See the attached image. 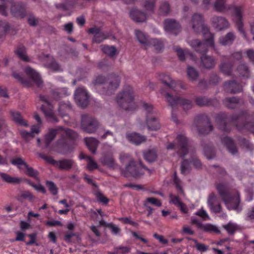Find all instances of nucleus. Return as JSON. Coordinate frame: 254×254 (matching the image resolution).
Instances as JSON below:
<instances>
[{
  "mask_svg": "<svg viewBox=\"0 0 254 254\" xmlns=\"http://www.w3.org/2000/svg\"><path fill=\"white\" fill-rule=\"evenodd\" d=\"M100 47L101 51L109 56L113 57L116 54V49L113 46L101 45Z\"/></svg>",
  "mask_w": 254,
  "mask_h": 254,
  "instance_id": "36",
  "label": "nucleus"
},
{
  "mask_svg": "<svg viewBox=\"0 0 254 254\" xmlns=\"http://www.w3.org/2000/svg\"><path fill=\"white\" fill-rule=\"evenodd\" d=\"M40 100L43 102L42 105L41 109L45 114V116L53 120H55L53 106L50 102L49 99L45 96L40 95Z\"/></svg>",
  "mask_w": 254,
  "mask_h": 254,
  "instance_id": "12",
  "label": "nucleus"
},
{
  "mask_svg": "<svg viewBox=\"0 0 254 254\" xmlns=\"http://www.w3.org/2000/svg\"><path fill=\"white\" fill-rule=\"evenodd\" d=\"M223 142L226 145L229 151L233 154L237 152V149L234 145L232 139L228 137H225L223 139Z\"/></svg>",
  "mask_w": 254,
  "mask_h": 254,
  "instance_id": "35",
  "label": "nucleus"
},
{
  "mask_svg": "<svg viewBox=\"0 0 254 254\" xmlns=\"http://www.w3.org/2000/svg\"><path fill=\"white\" fill-rule=\"evenodd\" d=\"M164 27L166 32L174 34L178 33L180 29L179 24L173 19H166Z\"/></svg>",
  "mask_w": 254,
  "mask_h": 254,
  "instance_id": "17",
  "label": "nucleus"
},
{
  "mask_svg": "<svg viewBox=\"0 0 254 254\" xmlns=\"http://www.w3.org/2000/svg\"><path fill=\"white\" fill-rule=\"evenodd\" d=\"M129 15L132 20L138 22H144L147 19V17L150 16L147 14L146 12L144 11L143 12L138 9L131 10Z\"/></svg>",
  "mask_w": 254,
  "mask_h": 254,
  "instance_id": "20",
  "label": "nucleus"
},
{
  "mask_svg": "<svg viewBox=\"0 0 254 254\" xmlns=\"http://www.w3.org/2000/svg\"><path fill=\"white\" fill-rule=\"evenodd\" d=\"M120 159L123 163H129L125 168L122 170V174L126 177L138 178L140 177L144 173L142 170V169L148 171L149 174L151 173L149 169L142 167L141 164L137 166L135 165L133 159L127 154H121Z\"/></svg>",
  "mask_w": 254,
  "mask_h": 254,
  "instance_id": "3",
  "label": "nucleus"
},
{
  "mask_svg": "<svg viewBox=\"0 0 254 254\" xmlns=\"http://www.w3.org/2000/svg\"><path fill=\"white\" fill-rule=\"evenodd\" d=\"M179 148V155L181 157L184 156L188 153L187 139L182 134L178 135L175 143H169L166 145L167 150H172Z\"/></svg>",
  "mask_w": 254,
  "mask_h": 254,
  "instance_id": "9",
  "label": "nucleus"
},
{
  "mask_svg": "<svg viewBox=\"0 0 254 254\" xmlns=\"http://www.w3.org/2000/svg\"><path fill=\"white\" fill-rule=\"evenodd\" d=\"M223 227L230 234H233L239 229L238 226L232 222H229L227 225H224Z\"/></svg>",
  "mask_w": 254,
  "mask_h": 254,
  "instance_id": "47",
  "label": "nucleus"
},
{
  "mask_svg": "<svg viewBox=\"0 0 254 254\" xmlns=\"http://www.w3.org/2000/svg\"><path fill=\"white\" fill-rule=\"evenodd\" d=\"M149 46H152L157 51L161 50L164 47V44L163 42L158 39H151Z\"/></svg>",
  "mask_w": 254,
  "mask_h": 254,
  "instance_id": "46",
  "label": "nucleus"
},
{
  "mask_svg": "<svg viewBox=\"0 0 254 254\" xmlns=\"http://www.w3.org/2000/svg\"><path fill=\"white\" fill-rule=\"evenodd\" d=\"M28 22L31 26H35L37 23V20L33 15H30L28 18Z\"/></svg>",
  "mask_w": 254,
  "mask_h": 254,
  "instance_id": "64",
  "label": "nucleus"
},
{
  "mask_svg": "<svg viewBox=\"0 0 254 254\" xmlns=\"http://www.w3.org/2000/svg\"><path fill=\"white\" fill-rule=\"evenodd\" d=\"M178 207H179L180 210L182 213L186 214L188 213L189 208L183 202H182Z\"/></svg>",
  "mask_w": 254,
  "mask_h": 254,
  "instance_id": "59",
  "label": "nucleus"
},
{
  "mask_svg": "<svg viewBox=\"0 0 254 254\" xmlns=\"http://www.w3.org/2000/svg\"><path fill=\"white\" fill-rule=\"evenodd\" d=\"M135 37L137 41L145 47L149 46L150 40L148 39V36L142 31L139 30H135Z\"/></svg>",
  "mask_w": 254,
  "mask_h": 254,
  "instance_id": "24",
  "label": "nucleus"
},
{
  "mask_svg": "<svg viewBox=\"0 0 254 254\" xmlns=\"http://www.w3.org/2000/svg\"><path fill=\"white\" fill-rule=\"evenodd\" d=\"M74 99L78 106L84 107L88 104L89 95L85 89L79 87L75 91Z\"/></svg>",
  "mask_w": 254,
  "mask_h": 254,
  "instance_id": "13",
  "label": "nucleus"
},
{
  "mask_svg": "<svg viewBox=\"0 0 254 254\" xmlns=\"http://www.w3.org/2000/svg\"><path fill=\"white\" fill-rule=\"evenodd\" d=\"M200 229L207 232H215L217 233H219L220 232L219 230L215 225L210 224H202Z\"/></svg>",
  "mask_w": 254,
  "mask_h": 254,
  "instance_id": "41",
  "label": "nucleus"
},
{
  "mask_svg": "<svg viewBox=\"0 0 254 254\" xmlns=\"http://www.w3.org/2000/svg\"><path fill=\"white\" fill-rule=\"evenodd\" d=\"M11 162L12 164L16 166L19 169H23L25 167H27V163L21 158L16 157L11 160Z\"/></svg>",
  "mask_w": 254,
  "mask_h": 254,
  "instance_id": "40",
  "label": "nucleus"
},
{
  "mask_svg": "<svg viewBox=\"0 0 254 254\" xmlns=\"http://www.w3.org/2000/svg\"><path fill=\"white\" fill-rule=\"evenodd\" d=\"M224 88L227 92L237 93L241 91L242 85L235 81H231L226 83Z\"/></svg>",
  "mask_w": 254,
  "mask_h": 254,
  "instance_id": "25",
  "label": "nucleus"
},
{
  "mask_svg": "<svg viewBox=\"0 0 254 254\" xmlns=\"http://www.w3.org/2000/svg\"><path fill=\"white\" fill-rule=\"evenodd\" d=\"M247 57L249 59V60L254 63V50H249L246 52Z\"/></svg>",
  "mask_w": 254,
  "mask_h": 254,
  "instance_id": "60",
  "label": "nucleus"
},
{
  "mask_svg": "<svg viewBox=\"0 0 254 254\" xmlns=\"http://www.w3.org/2000/svg\"><path fill=\"white\" fill-rule=\"evenodd\" d=\"M11 12L15 17H23L25 15L24 8L18 4L13 5L11 8Z\"/></svg>",
  "mask_w": 254,
  "mask_h": 254,
  "instance_id": "33",
  "label": "nucleus"
},
{
  "mask_svg": "<svg viewBox=\"0 0 254 254\" xmlns=\"http://www.w3.org/2000/svg\"><path fill=\"white\" fill-rule=\"evenodd\" d=\"M10 114L12 119L17 123L23 126H27L25 121L22 119L19 112L16 111H11Z\"/></svg>",
  "mask_w": 254,
  "mask_h": 254,
  "instance_id": "39",
  "label": "nucleus"
},
{
  "mask_svg": "<svg viewBox=\"0 0 254 254\" xmlns=\"http://www.w3.org/2000/svg\"><path fill=\"white\" fill-rule=\"evenodd\" d=\"M44 61L46 62V65L51 69L59 71L62 70L61 66L57 64L54 59L52 57L47 56Z\"/></svg>",
  "mask_w": 254,
  "mask_h": 254,
  "instance_id": "27",
  "label": "nucleus"
},
{
  "mask_svg": "<svg viewBox=\"0 0 254 254\" xmlns=\"http://www.w3.org/2000/svg\"><path fill=\"white\" fill-rule=\"evenodd\" d=\"M214 9L218 12L223 13L229 9L232 10V20L242 36L248 40L244 28V8L241 6H231L226 3L225 0H215L213 3Z\"/></svg>",
  "mask_w": 254,
  "mask_h": 254,
  "instance_id": "2",
  "label": "nucleus"
},
{
  "mask_svg": "<svg viewBox=\"0 0 254 254\" xmlns=\"http://www.w3.org/2000/svg\"><path fill=\"white\" fill-rule=\"evenodd\" d=\"M24 71L29 78L28 79H24L18 73L16 72H13L12 75L15 79L25 86L29 87L31 86L32 81L34 82L39 87L42 84L43 81L40 75L35 70L29 66H27L25 68Z\"/></svg>",
  "mask_w": 254,
  "mask_h": 254,
  "instance_id": "6",
  "label": "nucleus"
},
{
  "mask_svg": "<svg viewBox=\"0 0 254 254\" xmlns=\"http://www.w3.org/2000/svg\"><path fill=\"white\" fill-rule=\"evenodd\" d=\"M195 244L196 249L200 252H205L208 249V247L203 244L198 243L196 240H191Z\"/></svg>",
  "mask_w": 254,
  "mask_h": 254,
  "instance_id": "53",
  "label": "nucleus"
},
{
  "mask_svg": "<svg viewBox=\"0 0 254 254\" xmlns=\"http://www.w3.org/2000/svg\"><path fill=\"white\" fill-rule=\"evenodd\" d=\"M89 32L94 35L93 41L96 43H100L109 37V34L103 32L98 27H93L89 29Z\"/></svg>",
  "mask_w": 254,
  "mask_h": 254,
  "instance_id": "16",
  "label": "nucleus"
},
{
  "mask_svg": "<svg viewBox=\"0 0 254 254\" xmlns=\"http://www.w3.org/2000/svg\"><path fill=\"white\" fill-rule=\"evenodd\" d=\"M80 159H85L87 161V168L89 170H93L97 169L98 167L96 162L91 157L84 154L80 155Z\"/></svg>",
  "mask_w": 254,
  "mask_h": 254,
  "instance_id": "28",
  "label": "nucleus"
},
{
  "mask_svg": "<svg viewBox=\"0 0 254 254\" xmlns=\"http://www.w3.org/2000/svg\"><path fill=\"white\" fill-rule=\"evenodd\" d=\"M200 59L202 66L205 68H213L215 65V60L210 56L203 55L201 56Z\"/></svg>",
  "mask_w": 254,
  "mask_h": 254,
  "instance_id": "23",
  "label": "nucleus"
},
{
  "mask_svg": "<svg viewBox=\"0 0 254 254\" xmlns=\"http://www.w3.org/2000/svg\"><path fill=\"white\" fill-rule=\"evenodd\" d=\"M110 228L112 232L115 235L119 234L120 232V229L116 225L111 224L110 226Z\"/></svg>",
  "mask_w": 254,
  "mask_h": 254,
  "instance_id": "61",
  "label": "nucleus"
},
{
  "mask_svg": "<svg viewBox=\"0 0 254 254\" xmlns=\"http://www.w3.org/2000/svg\"><path fill=\"white\" fill-rule=\"evenodd\" d=\"M144 157L146 161L153 162L157 158L156 152L154 150H148L144 153Z\"/></svg>",
  "mask_w": 254,
  "mask_h": 254,
  "instance_id": "42",
  "label": "nucleus"
},
{
  "mask_svg": "<svg viewBox=\"0 0 254 254\" xmlns=\"http://www.w3.org/2000/svg\"><path fill=\"white\" fill-rule=\"evenodd\" d=\"M155 2L156 0H143L142 3L143 11L147 14L151 15L154 12Z\"/></svg>",
  "mask_w": 254,
  "mask_h": 254,
  "instance_id": "22",
  "label": "nucleus"
},
{
  "mask_svg": "<svg viewBox=\"0 0 254 254\" xmlns=\"http://www.w3.org/2000/svg\"><path fill=\"white\" fill-rule=\"evenodd\" d=\"M162 82L169 87L173 89L176 87V83L167 75H162L160 77Z\"/></svg>",
  "mask_w": 254,
  "mask_h": 254,
  "instance_id": "37",
  "label": "nucleus"
},
{
  "mask_svg": "<svg viewBox=\"0 0 254 254\" xmlns=\"http://www.w3.org/2000/svg\"><path fill=\"white\" fill-rule=\"evenodd\" d=\"M14 53L21 60L25 62H28L29 61V59L26 54V49L24 46H19L17 47L14 51Z\"/></svg>",
  "mask_w": 254,
  "mask_h": 254,
  "instance_id": "31",
  "label": "nucleus"
},
{
  "mask_svg": "<svg viewBox=\"0 0 254 254\" xmlns=\"http://www.w3.org/2000/svg\"><path fill=\"white\" fill-rule=\"evenodd\" d=\"M219 195L229 210L235 209L237 211H240V196L237 192L235 195H232L227 190V187L223 184H218L216 186Z\"/></svg>",
  "mask_w": 254,
  "mask_h": 254,
  "instance_id": "4",
  "label": "nucleus"
},
{
  "mask_svg": "<svg viewBox=\"0 0 254 254\" xmlns=\"http://www.w3.org/2000/svg\"><path fill=\"white\" fill-rule=\"evenodd\" d=\"M221 71L225 75H229L231 73V65L228 63H223L220 66Z\"/></svg>",
  "mask_w": 254,
  "mask_h": 254,
  "instance_id": "49",
  "label": "nucleus"
},
{
  "mask_svg": "<svg viewBox=\"0 0 254 254\" xmlns=\"http://www.w3.org/2000/svg\"><path fill=\"white\" fill-rule=\"evenodd\" d=\"M0 177L3 181L10 184H19L22 181L20 178L12 177L7 174L0 172Z\"/></svg>",
  "mask_w": 254,
  "mask_h": 254,
  "instance_id": "30",
  "label": "nucleus"
},
{
  "mask_svg": "<svg viewBox=\"0 0 254 254\" xmlns=\"http://www.w3.org/2000/svg\"><path fill=\"white\" fill-rule=\"evenodd\" d=\"M183 231L185 233L190 235L194 234V231L191 229L190 227L186 225L183 226Z\"/></svg>",
  "mask_w": 254,
  "mask_h": 254,
  "instance_id": "62",
  "label": "nucleus"
},
{
  "mask_svg": "<svg viewBox=\"0 0 254 254\" xmlns=\"http://www.w3.org/2000/svg\"><path fill=\"white\" fill-rule=\"evenodd\" d=\"M187 74L190 80L192 81L196 80L198 76V73L197 71L191 66H189L188 67Z\"/></svg>",
  "mask_w": 254,
  "mask_h": 254,
  "instance_id": "44",
  "label": "nucleus"
},
{
  "mask_svg": "<svg viewBox=\"0 0 254 254\" xmlns=\"http://www.w3.org/2000/svg\"><path fill=\"white\" fill-rule=\"evenodd\" d=\"M235 38V34L233 33L229 32L224 37L219 39V42L222 45H227L231 44Z\"/></svg>",
  "mask_w": 254,
  "mask_h": 254,
  "instance_id": "34",
  "label": "nucleus"
},
{
  "mask_svg": "<svg viewBox=\"0 0 254 254\" xmlns=\"http://www.w3.org/2000/svg\"><path fill=\"white\" fill-rule=\"evenodd\" d=\"M161 93L166 98V99L172 106L180 105L183 107L184 110H188L191 107V102L189 100L180 97L175 98L171 96L168 93L163 90H162Z\"/></svg>",
  "mask_w": 254,
  "mask_h": 254,
  "instance_id": "11",
  "label": "nucleus"
},
{
  "mask_svg": "<svg viewBox=\"0 0 254 254\" xmlns=\"http://www.w3.org/2000/svg\"><path fill=\"white\" fill-rule=\"evenodd\" d=\"M170 10L169 4L167 2H163L159 8V12L160 14L166 15L169 13Z\"/></svg>",
  "mask_w": 254,
  "mask_h": 254,
  "instance_id": "48",
  "label": "nucleus"
},
{
  "mask_svg": "<svg viewBox=\"0 0 254 254\" xmlns=\"http://www.w3.org/2000/svg\"><path fill=\"white\" fill-rule=\"evenodd\" d=\"M105 81V78L103 76H98L95 80V84L96 85H99L104 83Z\"/></svg>",
  "mask_w": 254,
  "mask_h": 254,
  "instance_id": "63",
  "label": "nucleus"
},
{
  "mask_svg": "<svg viewBox=\"0 0 254 254\" xmlns=\"http://www.w3.org/2000/svg\"><path fill=\"white\" fill-rule=\"evenodd\" d=\"M127 137L128 140L135 145H139L146 140V137L135 132L127 134Z\"/></svg>",
  "mask_w": 254,
  "mask_h": 254,
  "instance_id": "21",
  "label": "nucleus"
},
{
  "mask_svg": "<svg viewBox=\"0 0 254 254\" xmlns=\"http://www.w3.org/2000/svg\"><path fill=\"white\" fill-rule=\"evenodd\" d=\"M101 162L103 165L111 168H114L115 165L114 159L110 156H104L101 159Z\"/></svg>",
  "mask_w": 254,
  "mask_h": 254,
  "instance_id": "43",
  "label": "nucleus"
},
{
  "mask_svg": "<svg viewBox=\"0 0 254 254\" xmlns=\"http://www.w3.org/2000/svg\"><path fill=\"white\" fill-rule=\"evenodd\" d=\"M144 203H147V205H148V203H151L158 207L161 206L162 205L161 202L159 199L154 197L147 198Z\"/></svg>",
  "mask_w": 254,
  "mask_h": 254,
  "instance_id": "52",
  "label": "nucleus"
},
{
  "mask_svg": "<svg viewBox=\"0 0 254 254\" xmlns=\"http://www.w3.org/2000/svg\"><path fill=\"white\" fill-rule=\"evenodd\" d=\"M212 26L218 30L228 28L230 26L228 21L222 16H214L211 19Z\"/></svg>",
  "mask_w": 254,
  "mask_h": 254,
  "instance_id": "15",
  "label": "nucleus"
},
{
  "mask_svg": "<svg viewBox=\"0 0 254 254\" xmlns=\"http://www.w3.org/2000/svg\"><path fill=\"white\" fill-rule=\"evenodd\" d=\"M116 101L118 105L126 111H132L136 107L134 102L133 90L130 86L127 87L118 94Z\"/></svg>",
  "mask_w": 254,
  "mask_h": 254,
  "instance_id": "5",
  "label": "nucleus"
},
{
  "mask_svg": "<svg viewBox=\"0 0 254 254\" xmlns=\"http://www.w3.org/2000/svg\"><path fill=\"white\" fill-rule=\"evenodd\" d=\"M190 24L194 32L199 33L201 30L204 40L203 43L197 39L188 40V44L195 51L199 53H205L209 48L213 47V35L209 32L207 27L203 23L202 15L195 13L193 15Z\"/></svg>",
  "mask_w": 254,
  "mask_h": 254,
  "instance_id": "1",
  "label": "nucleus"
},
{
  "mask_svg": "<svg viewBox=\"0 0 254 254\" xmlns=\"http://www.w3.org/2000/svg\"><path fill=\"white\" fill-rule=\"evenodd\" d=\"M217 197L214 193L210 194L207 199V204L210 208V211L215 213L221 212L222 207L220 204H216Z\"/></svg>",
  "mask_w": 254,
  "mask_h": 254,
  "instance_id": "18",
  "label": "nucleus"
},
{
  "mask_svg": "<svg viewBox=\"0 0 254 254\" xmlns=\"http://www.w3.org/2000/svg\"><path fill=\"white\" fill-rule=\"evenodd\" d=\"M99 126V124L95 119L86 115L82 116L81 128L84 131L89 133H94Z\"/></svg>",
  "mask_w": 254,
  "mask_h": 254,
  "instance_id": "10",
  "label": "nucleus"
},
{
  "mask_svg": "<svg viewBox=\"0 0 254 254\" xmlns=\"http://www.w3.org/2000/svg\"><path fill=\"white\" fill-rule=\"evenodd\" d=\"M170 202L178 206L182 201L178 196L171 194L170 195Z\"/></svg>",
  "mask_w": 254,
  "mask_h": 254,
  "instance_id": "56",
  "label": "nucleus"
},
{
  "mask_svg": "<svg viewBox=\"0 0 254 254\" xmlns=\"http://www.w3.org/2000/svg\"><path fill=\"white\" fill-rule=\"evenodd\" d=\"M142 107L147 114L146 125L148 129L151 130L159 129L161 127V125L157 119L154 116H151L150 117L149 116V114H153L154 112L152 105L147 103H143L142 104Z\"/></svg>",
  "mask_w": 254,
  "mask_h": 254,
  "instance_id": "8",
  "label": "nucleus"
},
{
  "mask_svg": "<svg viewBox=\"0 0 254 254\" xmlns=\"http://www.w3.org/2000/svg\"><path fill=\"white\" fill-rule=\"evenodd\" d=\"M189 170V164L187 160H184L181 164V172L185 174Z\"/></svg>",
  "mask_w": 254,
  "mask_h": 254,
  "instance_id": "57",
  "label": "nucleus"
},
{
  "mask_svg": "<svg viewBox=\"0 0 254 254\" xmlns=\"http://www.w3.org/2000/svg\"><path fill=\"white\" fill-rule=\"evenodd\" d=\"M97 199L105 204H106L108 202V199L106 197H105L104 195L101 194V193H97L96 194Z\"/></svg>",
  "mask_w": 254,
  "mask_h": 254,
  "instance_id": "58",
  "label": "nucleus"
},
{
  "mask_svg": "<svg viewBox=\"0 0 254 254\" xmlns=\"http://www.w3.org/2000/svg\"><path fill=\"white\" fill-rule=\"evenodd\" d=\"M109 86L106 91L103 92L102 94L110 95L119 87L120 79L118 76L111 75L109 78Z\"/></svg>",
  "mask_w": 254,
  "mask_h": 254,
  "instance_id": "19",
  "label": "nucleus"
},
{
  "mask_svg": "<svg viewBox=\"0 0 254 254\" xmlns=\"http://www.w3.org/2000/svg\"><path fill=\"white\" fill-rule=\"evenodd\" d=\"M85 141L87 146L90 151L95 153L96 151L97 147L99 144V141L93 137H86L85 138Z\"/></svg>",
  "mask_w": 254,
  "mask_h": 254,
  "instance_id": "29",
  "label": "nucleus"
},
{
  "mask_svg": "<svg viewBox=\"0 0 254 254\" xmlns=\"http://www.w3.org/2000/svg\"><path fill=\"white\" fill-rule=\"evenodd\" d=\"M195 214L199 217H200L203 220L209 219V216L207 213L206 211L204 210L203 209H201L197 211Z\"/></svg>",
  "mask_w": 254,
  "mask_h": 254,
  "instance_id": "55",
  "label": "nucleus"
},
{
  "mask_svg": "<svg viewBox=\"0 0 254 254\" xmlns=\"http://www.w3.org/2000/svg\"><path fill=\"white\" fill-rule=\"evenodd\" d=\"M47 161L51 164H53L56 167L61 170H68L74 166V163L70 159H63L59 161H55L52 158H48Z\"/></svg>",
  "mask_w": 254,
  "mask_h": 254,
  "instance_id": "14",
  "label": "nucleus"
},
{
  "mask_svg": "<svg viewBox=\"0 0 254 254\" xmlns=\"http://www.w3.org/2000/svg\"><path fill=\"white\" fill-rule=\"evenodd\" d=\"M175 50L177 52L178 56L181 60H184L185 57H186L187 58H190V59L194 60L193 56L190 52H186L185 53L182 49L179 47L176 48Z\"/></svg>",
  "mask_w": 254,
  "mask_h": 254,
  "instance_id": "38",
  "label": "nucleus"
},
{
  "mask_svg": "<svg viewBox=\"0 0 254 254\" xmlns=\"http://www.w3.org/2000/svg\"><path fill=\"white\" fill-rule=\"evenodd\" d=\"M24 169H26L25 173L26 175L34 178H37L38 176V172L37 171L34 170L32 167H29L27 164V167H25Z\"/></svg>",
  "mask_w": 254,
  "mask_h": 254,
  "instance_id": "50",
  "label": "nucleus"
},
{
  "mask_svg": "<svg viewBox=\"0 0 254 254\" xmlns=\"http://www.w3.org/2000/svg\"><path fill=\"white\" fill-rule=\"evenodd\" d=\"M238 101L239 100L236 97L229 98L225 99V104L229 108H233V106L232 104L238 103Z\"/></svg>",
  "mask_w": 254,
  "mask_h": 254,
  "instance_id": "54",
  "label": "nucleus"
},
{
  "mask_svg": "<svg viewBox=\"0 0 254 254\" xmlns=\"http://www.w3.org/2000/svg\"><path fill=\"white\" fill-rule=\"evenodd\" d=\"M40 132L39 127L38 126H33L30 132L26 130H21V135L26 139L33 138L36 134L39 133Z\"/></svg>",
  "mask_w": 254,
  "mask_h": 254,
  "instance_id": "32",
  "label": "nucleus"
},
{
  "mask_svg": "<svg viewBox=\"0 0 254 254\" xmlns=\"http://www.w3.org/2000/svg\"><path fill=\"white\" fill-rule=\"evenodd\" d=\"M71 110V108L69 102H67L65 103L64 102H61L60 103L58 108V113L62 117L68 115Z\"/></svg>",
  "mask_w": 254,
  "mask_h": 254,
  "instance_id": "26",
  "label": "nucleus"
},
{
  "mask_svg": "<svg viewBox=\"0 0 254 254\" xmlns=\"http://www.w3.org/2000/svg\"><path fill=\"white\" fill-rule=\"evenodd\" d=\"M56 134L61 135L64 137L74 139L77 136L75 132L68 128H63L58 127L56 129H51L49 132L45 136L44 142L47 147L50 143L54 139Z\"/></svg>",
  "mask_w": 254,
  "mask_h": 254,
  "instance_id": "7",
  "label": "nucleus"
},
{
  "mask_svg": "<svg viewBox=\"0 0 254 254\" xmlns=\"http://www.w3.org/2000/svg\"><path fill=\"white\" fill-rule=\"evenodd\" d=\"M46 185L53 195H55L58 194V188L54 182L52 181H46Z\"/></svg>",
  "mask_w": 254,
  "mask_h": 254,
  "instance_id": "45",
  "label": "nucleus"
},
{
  "mask_svg": "<svg viewBox=\"0 0 254 254\" xmlns=\"http://www.w3.org/2000/svg\"><path fill=\"white\" fill-rule=\"evenodd\" d=\"M238 72L240 75L244 77H248L249 74V71L247 66L244 64L240 65L238 69Z\"/></svg>",
  "mask_w": 254,
  "mask_h": 254,
  "instance_id": "51",
  "label": "nucleus"
}]
</instances>
